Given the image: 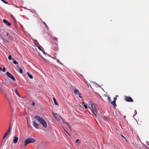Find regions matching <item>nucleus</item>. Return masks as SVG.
I'll return each mask as SVG.
<instances>
[{
	"label": "nucleus",
	"mask_w": 149,
	"mask_h": 149,
	"mask_svg": "<svg viewBox=\"0 0 149 149\" xmlns=\"http://www.w3.org/2000/svg\"><path fill=\"white\" fill-rule=\"evenodd\" d=\"M89 104L91 105V111L96 116V114L98 111V106L97 104L93 103L91 102H89Z\"/></svg>",
	"instance_id": "f257e3e1"
},
{
	"label": "nucleus",
	"mask_w": 149,
	"mask_h": 149,
	"mask_svg": "<svg viewBox=\"0 0 149 149\" xmlns=\"http://www.w3.org/2000/svg\"><path fill=\"white\" fill-rule=\"evenodd\" d=\"M34 118L37 121H39L40 123L42 124L44 127L46 128L47 127V123L44 119L38 116H34Z\"/></svg>",
	"instance_id": "f03ea898"
},
{
	"label": "nucleus",
	"mask_w": 149,
	"mask_h": 149,
	"mask_svg": "<svg viewBox=\"0 0 149 149\" xmlns=\"http://www.w3.org/2000/svg\"><path fill=\"white\" fill-rule=\"evenodd\" d=\"M36 141V139L32 138H28L24 141V143L25 146H26L29 143L34 142Z\"/></svg>",
	"instance_id": "7ed1b4c3"
},
{
	"label": "nucleus",
	"mask_w": 149,
	"mask_h": 149,
	"mask_svg": "<svg viewBox=\"0 0 149 149\" xmlns=\"http://www.w3.org/2000/svg\"><path fill=\"white\" fill-rule=\"evenodd\" d=\"M6 75L10 78H11L13 81H15V79L14 76L11 74L10 73L8 72H6Z\"/></svg>",
	"instance_id": "20e7f679"
},
{
	"label": "nucleus",
	"mask_w": 149,
	"mask_h": 149,
	"mask_svg": "<svg viewBox=\"0 0 149 149\" xmlns=\"http://www.w3.org/2000/svg\"><path fill=\"white\" fill-rule=\"evenodd\" d=\"M10 125L9 129L4 134L3 137V140L6 138L8 135L9 134L10 131Z\"/></svg>",
	"instance_id": "39448f33"
},
{
	"label": "nucleus",
	"mask_w": 149,
	"mask_h": 149,
	"mask_svg": "<svg viewBox=\"0 0 149 149\" xmlns=\"http://www.w3.org/2000/svg\"><path fill=\"white\" fill-rule=\"evenodd\" d=\"M125 100L126 101L128 102H133V100L132 98L130 97L125 96Z\"/></svg>",
	"instance_id": "423d86ee"
},
{
	"label": "nucleus",
	"mask_w": 149,
	"mask_h": 149,
	"mask_svg": "<svg viewBox=\"0 0 149 149\" xmlns=\"http://www.w3.org/2000/svg\"><path fill=\"white\" fill-rule=\"evenodd\" d=\"M33 126L36 129H38L39 128L38 125L35 122H33Z\"/></svg>",
	"instance_id": "0eeeda50"
},
{
	"label": "nucleus",
	"mask_w": 149,
	"mask_h": 149,
	"mask_svg": "<svg viewBox=\"0 0 149 149\" xmlns=\"http://www.w3.org/2000/svg\"><path fill=\"white\" fill-rule=\"evenodd\" d=\"M18 138L17 136H15L14 137V139L13 140V142L14 143L16 144L17 143L18 140Z\"/></svg>",
	"instance_id": "6e6552de"
},
{
	"label": "nucleus",
	"mask_w": 149,
	"mask_h": 149,
	"mask_svg": "<svg viewBox=\"0 0 149 149\" xmlns=\"http://www.w3.org/2000/svg\"><path fill=\"white\" fill-rule=\"evenodd\" d=\"M61 119L63 122V123L64 124H65L67 125H68V127L70 129V130L71 131V127H70V125H69V123L67 122H64V120H63V119L61 117Z\"/></svg>",
	"instance_id": "1a4fd4ad"
},
{
	"label": "nucleus",
	"mask_w": 149,
	"mask_h": 149,
	"mask_svg": "<svg viewBox=\"0 0 149 149\" xmlns=\"http://www.w3.org/2000/svg\"><path fill=\"white\" fill-rule=\"evenodd\" d=\"M3 22L4 23L6 24L8 26H9L11 25L10 23L9 22H8L5 19H3Z\"/></svg>",
	"instance_id": "9d476101"
},
{
	"label": "nucleus",
	"mask_w": 149,
	"mask_h": 149,
	"mask_svg": "<svg viewBox=\"0 0 149 149\" xmlns=\"http://www.w3.org/2000/svg\"><path fill=\"white\" fill-rule=\"evenodd\" d=\"M74 93L76 94H79V93H79V90L78 89H77V88H75L74 89Z\"/></svg>",
	"instance_id": "9b49d317"
},
{
	"label": "nucleus",
	"mask_w": 149,
	"mask_h": 149,
	"mask_svg": "<svg viewBox=\"0 0 149 149\" xmlns=\"http://www.w3.org/2000/svg\"><path fill=\"white\" fill-rule=\"evenodd\" d=\"M17 67L18 68V71L19 72L22 74L23 73V70H22L19 67V66L18 65H17Z\"/></svg>",
	"instance_id": "f8f14e48"
},
{
	"label": "nucleus",
	"mask_w": 149,
	"mask_h": 149,
	"mask_svg": "<svg viewBox=\"0 0 149 149\" xmlns=\"http://www.w3.org/2000/svg\"><path fill=\"white\" fill-rule=\"evenodd\" d=\"M34 41V44H35V45L38 48V49L39 50L42 51L41 48L40 47L38 46V45L35 42V41Z\"/></svg>",
	"instance_id": "ddd939ff"
},
{
	"label": "nucleus",
	"mask_w": 149,
	"mask_h": 149,
	"mask_svg": "<svg viewBox=\"0 0 149 149\" xmlns=\"http://www.w3.org/2000/svg\"><path fill=\"white\" fill-rule=\"evenodd\" d=\"M101 118L104 121L108 122V120L107 119V117L104 116H102L101 117Z\"/></svg>",
	"instance_id": "4468645a"
},
{
	"label": "nucleus",
	"mask_w": 149,
	"mask_h": 149,
	"mask_svg": "<svg viewBox=\"0 0 149 149\" xmlns=\"http://www.w3.org/2000/svg\"><path fill=\"white\" fill-rule=\"evenodd\" d=\"M111 104L113 105L114 107H116V102L115 101H113V102H111Z\"/></svg>",
	"instance_id": "2eb2a0df"
},
{
	"label": "nucleus",
	"mask_w": 149,
	"mask_h": 149,
	"mask_svg": "<svg viewBox=\"0 0 149 149\" xmlns=\"http://www.w3.org/2000/svg\"><path fill=\"white\" fill-rule=\"evenodd\" d=\"M15 93L18 96L20 97L21 96L18 93V92L17 90L16 89L15 90Z\"/></svg>",
	"instance_id": "dca6fc26"
},
{
	"label": "nucleus",
	"mask_w": 149,
	"mask_h": 149,
	"mask_svg": "<svg viewBox=\"0 0 149 149\" xmlns=\"http://www.w3.org/2000/svg\"><path fill=\"white\" fill-rule=\"evenodd\" d=\"M27 73L29 76V77L31 79H32L33 78V77L32 75L30 74L28 72H27Z\"/></svg>",
	"instance_id": "f3484780"
},
{
	"label": "nucleus",
	"mask_w": 149,
	"mask_h": 149,
	"mask_svg": "<svg viewBox=\"0 0 149 149\" xmlns=\"http://www.w3.org/2000/svg\"><path fill=\"white\" fill-rule=\"evenodd\" d=\"M53 99L54 101V104H56V105H58V104L57 102H56V99H55V98L53 97Z\"/></svg>",
	"instance_id": "a211bd4d"
},
{
	"label": "nucleus",
	"mask_w": 149,
	"mask_h": 149,
	"mask_svg": "<svg viewBox=\"0 0 149 149\" xmlns=\"http://www.w3.org/2000/svg\"><path fill=\"white\" fill-rule=\"evenodd\" d=\"M56 60L57 62L58 63H59V64H61V65H63V63H62L61 62H60L59 60L58 59H56Z\"/></svg>",
	"instance_id": "6ab92c4d"
},
{
	"label": "nucleus",
	"mask_w": 149,
	"mask_h": 149,
	"mask_svg": "<svg viewBox=\"0 0 149 149\" xmlns=\"http://www.w3.org/2000/svg\"><path fill=\"white\" fill-rule=\"evenodd\" d=\"M43 23L45 25V26L46 28H47V29H49V27L47 26V25L46 24V23L45 22H43Z\"/></svg>",
	"instance_id": "aec40b11"
},
{
	"label": "nucleus",
	"mask_w": 149,
	"mask_h": 149,
	"mask_svg": "<svg viewBox=\"0 0 149 149\" xmlns=\"http://www.w3.org/2000/svg\"><path fill=\"white\" fill-rule=\"evenodd\" d=\"M108 100L109 103H111V98L109 96L108 97Z\"/></svg>",
	"instance_id": "412c9836"
},
{
	"label": "nucleus",
	"mask_w": 149,
	"mask_h": 149,
	"mask_svg": "<svg viewBox=\"0 0 149 149\" xmlns=\"http://www.w3.org/2000/svg\"><path fill=\"white\" fill-rule=\"evenodd\" d=\"M53 114L54 116V118H57V117L56 116L58 115L57 114L55 113H53Z\"/></svg>",
	"instance_id": "4be33fe9"
},
{
	"label": "nucleus",
	"mask_w": 149,
	"mask_h": 149,
	"mask_svg": "<svg viewBox=\"0 0 149 149\" xmlns=\"http://www.w3.org/2000/svg\"><path fill=\"white\" fill-rule=\"evenodd\" d=\"M13 63L15 64H17L18 65V63L15 60H13Z\"/></svg>",
	"instance_id": "5701e85b"
},
{
	"label": "nucleus",
	"mask_w": 149,
	"mask_h": 149,
	"mask_svg": "<svg viewBox=\"0 0 149 149\" xmlns=\"http://www.w3.org/2000/svg\"><path fill=\"white\" fill-rule=\"evenodd\" d=\"M83 104H84V108L86 109H87V106L84 104V102H83Z\"/></svg>",
	"instance_id": "b1692460"
},
{
	"label": "nucleus",
	"mask_w": 149,
	"mask_h": 149,
	"mask_svg": "<svg viewBox=\"0 0 149 149\" xmlns=\"http://www.w3.org/2000/svg\"><path fill=\"white\" fill-rule=\"evenodd\" d=\"M57 45H55V48L54 49V50H55V51L57 50Z\"/></svg>",
	"instance_id": "393cba45"
},
{
	"label": "nucleus",
	"mask_w": 149,
	"mask_h": 149,
	"mask_svg": "<svg viewBox=\"0 0 149 149\" xmlns=\"http://www.w3.org/2000/svg\"><path fill=\"white\" fill-rule=\"evenodd\" d=\"M8 59L9 60H11V59H12V56H11V55H10L9 56H8Z\"/></svg>",
	"instance_id": "a878e982"
},
{
	"label": "nucleus",
	"mask_w": 149,
	"mask_h": 149,
	"mask_svg": "<svg viewBox=\"0 0 149 149\" xmlns=\"http://www.w3.org/2000/svg\"><path fill=\"white\" fill-rule=\"evenodd\" d=\"M2 70L3 72H5L6 71V69L5 68V67L3 68L2 69Z\"/></svg>",
	"instance_id": "bb28decb"
},
{
	"label": "nucleus",
	"mask_w": 149,
	"mask_h": 149,
	"mask_svg": "<svg viewBox=\"0 0 149 149\" xmlns=\"http://www.w3.org/2000/svg\"><path fill=\"white\" fill-rule=\"evenodd\" d=\"M3 2V3H6V4H7V2L5 1L4 0H1Z\"/></svg>",
	"instance_id": "cd10ccee"
},
{
	"label": "nucleus",
	"mask_w": 149,
	"mask_h": 149,
	"mask_svg": "<svg viewBox=\"0 0 149 149\" xmlns=\"http://www.w3.org/2000/svg\"><path fill=\"white\" fill-rule=\"evenodd\" d=\"M116 99H117V98L116 97H114L113 98V101H115L116 102Z\"/></svg>",
	"instance_id": "c85d7f7f"
},
{
	"label": "nucleus",
	"mask_w": 149,
	"mask_h": 149,
	"mask_svg": "<svg viewBox=\"0 0 149 149\" xmlns=\"http://www.w3.org/2000/svg\"><path fill=\"white\" fill-rule=\"evenodd\" d=\"M1 39H2V40H3V41H5V39L2 36H1Z\"/></svg>",
	"instance_id": "c756f323"
},
{
	"label": "nucleus",
	"mask_w": 149,
	"mask_h": 149,
	"mask_svg": "<svg viewBox=\"0 0 149 149\" xmlns=\"http://www.w3.org/2000/svg\"><path fill=\"white\" fill-rule=\"evenodd\" d=\"M79 141V139H77L76 140V141H75V142H76V143H77L78 142V141Z\"/></svg>",
	"instance_id": "7c9ffc66"
},
{
	"label": "nucleus",
	"mask_w": 149,
	"mask_h": 149,
	"mask_svg": "<svg viewBox=\"0 0 149 149\" xmlns=\"http://www.w3.org/2000/svg\"><path fill=\"white\" fill-rule=\"evenodd\" d=\"M78 95H79V97H80V98H82V97H81V95H81L80 93H79Z\"/></svg>",
	"instance_id": "2f4dec72"
},
{
	"label": "nucleus",
	"mask_w": 149,
	"mask_h": 149,
	"mask_svg": "<svg viewBox=\"0 0 149 149\" xmlns=\"http://www.w3.org/2000/svg\"><path fill=\"white\" fill-rule=\"evenodd\" d=\"M35 103H34V102H32V104H32V106H34V105H35Z\"/></svg>",
	"instance_id": "473e14b6"
},
{
	"label": "nucleus",
	"mask_w": 149,
	"mask_h": 149,
	"mask_svg": "<svg viewBox=\"0 0 149 149\" xmlns=\"http://www.w3.org/2000/svg\"><path fill=\"white\" fill-rule=\"evenodd\" d=\"M57 38H55V37H54V40H57Z\"/></svg>",
	"instance_id": "72a5a7b5"
},
{
	"label": "nucleus",
	"mask_w": 149,
	"mask_h": 149,
	"mask_svg": "<svg viewBox=\"0 0 149 149\" xmlns=\"http://www.w3.org/2000/svg\"><path fill=\"white\" fill-rule=\"evenodd\" d=\"M42 51V52H43V53L44 54H45V55H46V54H46V53L45 52H43V51Z\"/></svg>",
	"instance_id": "f704fd0d"
},
{
	"label": "nucleus",
	"mask_w": 149,
	"mask_h": 149,
	"mask_svg": "<svg viewBox=\"0 0 149 149\" xmlns=\"http://www.w3.org/2000/svg\"><path fill=\"white\" fill-rule=\"evenodd\" d=\"M135 114L134 115H136L137 113L136 111V110L135 111Z\"/></svg>",
	"instance_id": "c9c22d12"
},
{
	"label": "nucleus",
	"mask_w": 149,
	"mask_h": 149,
	"mask_svg": "<svg viewBox=\"0 0 149 149\" xmlns=\"http://www.w3.org/2000/svg\"><path fill=\"white\" fill-rule=\"evenodd\" d=\"M121 136L122 137H123L125 139H126V138L125 137H124L123 135H121Z\"/></svg>",
	"instance_id": "e433bc0d"
},
{
	"label": "nucleus",
	"mask_w": 149,
	"mask_h": 149,
	"mask_svg": "<svg viewBox=\"0 0 149 149\" xmlns=\"http://www.w3.org/2000/svg\"><path fill=\"white\" fill-rule=\"evenodd\" d=\"M97 85L99 87H101V86H100V85H98V84H97Z\"/></svg>",
	"instance_id": "4c0bfd02"
},
{
	"label": "nucleus",
	"mask_w": 149,
	"mask_h": 149,
	"mask_svg": "<svg viewBox=\"0 0 149 149\" xmlns=\"http://www.w3.org/2000/svg\"><path fill=\"white\" fill-rule=\"evenodd\" d=\"M2 68H1V67H0V71L2 70Z\"/></svg>",
	"instance_id": "58836bf2"
},
{
	"label": "nucleus",
	"mask_w": 149,
	"mask_h": 149,
	"mask_svg": "<svg viewBox=\"0 0 149 149\" xmlns=\"http://www.w3.org/2000/svg\"><path fill=\"white\" fill-rule=\"evenodd\" d=\"M8 33H7V34H6V36H8Z\"/></svg>",
	"instance_id": "ea45409f"
},
{
	"label": "nucleus",
	"mask_w": 149,
	"mask_h": 149,
	"mask_svg": "<svg viewBox=\"0 0 149 149\" xmlns=\"http://www.w3.org/2000/svg\"><path fill=\"white\" fill-rule=\"evenodd\" d=\"M47 55H48L49 56V57H51V56H50V55H48V54H47Z\"/></svg>",
	"instance_id": "a19ab883"
},
{
	"label": "nucleus",
	"mask_w": 149,
	"mask_h": 149,
	"mask_svg": "<svg viewBox=\"0 0 149 149\" xmlns=\"http://www.w3.org/2000/svg\"><path fill=\"white\" fill-rule=\"evenodd\" d=\"M12 60H14V58H13Z\"/></svg>",
	"instance_id": "79ce46f5"
},
{
	"label": "nucleus",
	"mask_w": 149,
	"mask_h": 149,
	"mask_svg": "<svg viewBox=\"0 0 149 149\" xmlns=\"http://www.w3.org/2000/svg\"><path fill=\"white\" fill-rule=\"evenodd\" d=\"M56 57H55V58H54V59H55Z\"/></svg>",
	"instance_id": "37998d69"
},
{
	"label": "nucleus",
	"mask_w": 149,
	"mask_h": 149,
	"mask_svg": "<svg viewBox=\"0 0 149 149\" xmlns=\"http://www.w3.org/2000/svg\"><path fill=\"white\" fill-rule=\"evenodd\" d=\"M43 59H44V60H45V58H43Z\"/></svg>",
	"instance_id": "c03bdc74"
},
{
	"label": "nucleus",
	"mask_w": 149,
	"mask_h": 149,
	"mask_svg": "<svg viewBox=\"0 0 149 149\" xmlns=\"http://www.w3.org/2000/svg\"><path fill=\"white\" fill-rule=\"evenodd\" d=\"M6 149H8V148H6Z\"/></svg>",
	"instance_id": "a18cd8bd"
},
{
	"label": "nucleus",
	"mask_w": 149,
	"mask_h": 149,
	"mask_svg": "<svg viewBox=\"0 0 149 149\" xmlns=\"http://www.w3.org/2000/svg\"><path fill=\"white\" fill-rule=\"evenodd\" d=\"M140 149H141L140 148Z\"/></svg>",
	"instance_id": "49530a36"
}]
</instances>
